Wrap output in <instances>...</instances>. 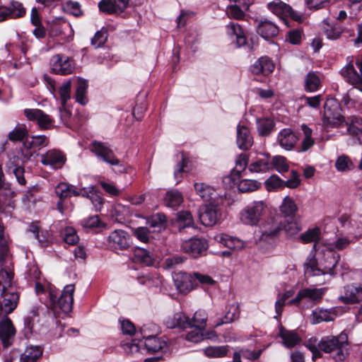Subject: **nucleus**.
I'll return each mask as SVG.
<instances>
[{
	"mask_svg": "<svg viewBox=\"0 0 362 362\" xmlns=\"http://www.w3.org/2000/svg\"><path fill=\"white\" fill-rule=\"evenodd\" d=\"M339 260V255L323 245L314 256L307 258L303 264L305 275L307 276L332 275L335 273Z\"/></svg>",
	"mask_w": 362,
	"mask_h": 362,
	"instance_id": "1",
	"label": "nucleus"
},
{
	"mask_svg": "<svg viewBox=\"0 0 362 362\" xmlns=\"http://www.w3.org/2000/svg\"><path fill=\"white\" fill-rule=\"evenodd\" d=\"M313 339H310L308 344L307 347L315 355L317 352V349L325 353L330 354L333 351H337L334 356L336 361H344L349 354L347 346L349 345L348 336L344 332H341L337 336L329 335L322 337L317 344V348L312 344Z\"/></svg>",
	"mask_w": 362,
	"mask_h": 362,
	"instance_id": "2",
	"label": "nucleus"
},
{
	"mask_svg": "<svg viewBox=\"0 0 362 362\" xmlns=\"http://www.w3.org/2000/svg\"><path fill=\"white\" fill-rule=\"evenodd\" d=\"M267 210V204L265 202L252 201L240 211V221L246 226H256L262 220Z\"/></svg>",
	"mask_w": 362,
	"mask_h": 362,
	"instance_id": "3",
	"label": "nucleus"
},
{
	"mask_svg": "<svg viewBox=\"0 0 362 362\" xmlns=\"http://www.w3.org/2000/svg\"><path fill=\"white\" fill-rule=\"evenodd\" d=\"M74 285L68 284L64 286L60 297L57 298V293L54 288L49 287V296L52 304L58 307L64 313L71 311L74 302Z\"/></svg>",
	"mask_w": 362,
	"mask_h": 362,
	"instance_id": "4",
	"label": "nucleus"
},
{
	"mask_svg": "<svg viewBox=\"0 0 362 362\" xmlns=\"http://www.w3.org/2000/svg\"><path fill=\"white\" fill-rule=\"evenodd\" d=\"M302 227L298 218H284V221L273 223L269 228H265L262 232V238L276 236L281 230H284L288 235H293L301 230Z\"/></svg>",
	"mask_w": 362,
	"mask_h": 362,
	"instance_id": "5",
	"label": "nucleus"
},
{
	"mask_svg": "<svg viewBox=\"0 0 362 362\" xmlns=\"http://www.w3.org/2000/svg\"><path fill=\"white\" fill-rule=\"evenodd\" d=\"M324 126L327 127H339L344 122L339 105L333 100H328L324 107L322 119Z\"/></svg>",
	"mask_w": 362,
	"mask_h": 362,
	"instance_id": "6",
	"label": "nucleus"
},
{
	"mask_svg": "<svg viewBox=\"0 0 362 362\" xmlns=\"http://www.w3.org/2000/svg\"><path fill=\"white\" fill-rule=\"evenodd\" d=\"M2 302H0V317L2 315H8L11 313L17 307L19 301V294L13 286L12 283L11 287L6 286L1 289Z\"/></svg>",
	"mask_w": 362,
	"mask_h": 362,
	"instance_id": "7",
	"label": "nucleus"
},
{
	"mask_svg": "<svg viewBox=\"0 0 362 362\" xmlns=\"http://www.w3.org/2000/svg\"><path fill=\"white\" fill-rule=\"evenodd\" d=\"M356 66L358 69L359 73L357 72L352 63H349L342 68L340 73L347 83L362 92V59H357Z\"/></svg>",
	"mask_w": 362,
	"mask_h": 362,
	"instance_id": "8",
	"label": "nucleus"
},
{
	"mask_svg": "<svg viewBox=\"0 0 362 362\" xmlns=\"http://www.w3.org/2000/svg\"><path fill=\"white\" fill-rule=\"evenodd\" d=\"M50 66L52 72L59 75L71 74L75 69L74 60L61 54H55L51 58Z\"/></svg>",
	"mask_w": 362,
	"mask_h": 362,
	"instance_id": "9",
	"label": "nucleus"
},
{
	"mask_svg": "<svg viewBox=\"0 0 362 362\" xmlns=\"http://www.w3.org/2000/svg\"><path fill=\"white\" fill-rule=\"evenodd\" d=\"M208 247V242L204 238H190L181 245V250L193 258L203 255Z\"/></svg>",
	"mask_w": 362,
	"mask_h": 362,
	"instance_id": "10",
	"label": "nucleus"
},
{
	"mask_svg": "<svg viewBox=\"0 0 362 362\" xmlns=\"http://www.w3.org/2000/svg\"><path fill=\"white\" fill-rule=\"evenodd\" d=\"M222 214L220 208L214 204L204 205L199 210V219L205 226H213L221 220Z\"/></svg>",
	"mask_w": 362,
	"mask_h": 362,
	"instance_id": "11",
	"label": "nucleus"
},
{
	"mask_svg": "<svg viewBox=\"0 0 362 362\" xmlns=\"http://www.w3.org/2000/svg\"><path fill=\"white\" fill-rule=\"evenodd\" d=\"M91 151L97 158L111 165H119L120 161L115 156L112 150L105 144L100 141H93Z\"/></svg>",
	"mask_w": 362,
	"mask_h": 362,
	"instance_id": "12",
	"label": "nucleus"
},
{
	"mask_svg": "<svg viewBox=\"0 0 362 362\" xmlns=\"http://www.w3.org/2000/svg\"><path fill=\"white\" fill-rule=\"evenodd\" d=\"M342 313L340 307H332L328 309L317 308L313 310L310 316V322L317 325L322 322H331L334 320Z\"/></svg>",
	"mask_w": 362,
	"mask_h": 362,
	"instance_id": "13",
	"label": "nucleus"
},
{
	"mask_svg": "<svg viewBox=\"0 0 362 362\" xmlns=\"http://www.w3.org/2000/svg\"><path fill=\"white\" fill-rule=\"evenodd\" d=\"M130 237L128 233L117 229L110 233L107 238V243L112 250H124L130 246Z\"/></svg>",
	"mask_w": 362,
	"mask_h": 362,
	"instance_id": "14",
	"label": "nucleus"
},
{
	"mask_svg": "<svg viewBox=\"0 0 362 362\" xmlns=\"http://www.w3.org/2000/svg\"><path fill=\"white\" fill-rule=\"evenodd\" d=\"M326 288H305L299 291L296 296L289 301L291 305L298 304L303 299L307 298L311 301L319 303L323 298Z\"/></svg>",
	"mask_w": 362,
	"mask_h": 362,
	"instance_id": "15",
	"label": "nucleus"
},
{
	"mask_svg": "<svg viewBox=\"0 0 362 362\" xmlns=\"http://www.w3.org/2000/svg\"><path fill=\"white\" fill-rule=\"evenodd\" d=\"M24 114L28 120L36 122L41 129H49L53 125L52 118L40 109H25Z\"/></svg>",
	"mask_w": 362,
	"mask_h": 362,
	"instance_id": "16",
	"label": "nucleus"
},
{
	"mask_svg": "<svg viewBox=\"0 0 362 362\" xmlns=\"http://www.w3.org/2000/svg\"><path fill=\"white\" fill-rule=\"evenodd\" d=\"M0 321V338L4 347L10 346L16 334V329L7 315H2Z\"/></svg>",
	"mask_w": 362,
	"mask_h": 362,
	"instance_id": "17",
	"label": "nucleus"
},
{
	"mask_svg": "<svg viewBox=\"0 0 362 362\" xmlns=\"http://www.w3.org/2000/svg\"><path fill=\"white\" fill-rule=\"evenodd\" d=\"M147 329L146 325L141 328V334L144 339V345L146 350L150 353H155L163 349L167 345L166 342L156 337L153 334H148Z\"/></svg>",
	"mask_w": 362,
	"mask_h": 362,
	"instance_id": "18",
	"label": "nucleus"
},
{
	"mask_svg": "<svg viewBox=\"0 0 362 362\" xmlns=\"http://www.w3.org/2000/svg\"><path fill=\"white\" fill-rule=\"evenodd\" d=\"M41 163L44 165H49L53 169L61 168L65 163V156L56 149L49 150L45 153L40 155Z\"/></svg>",
	"mask_w": 362,
	"mask_h": 362,
	"instance_id": "19",
	"label": "nucleus"
},
{
	"mask_svg": "<svg viewBox=\"0 0 362 362\" xmlns=\"http://www.w3.org/2000/svg\"><path fill=\"white\" fill-rule=\"evenodd\" d=\"M14 192L11 186L0 189V213L6 216H11L15 208L13 201Z\"/></svg>",
	"mask_w": 362,
	"mask_h": 362,
	"instance_id": "20",
	"label": "nucleus"
},
{
	"mask_svg": "<svg viewBox=\"0 0 362 362\" xmlns=\"http://www.w3.org/2000/svg\"><path fill=\"white\" fill-rule=\"evenodd\" d=\"M49 33L52 36L65 35L71 31V24L62 17H56L48 20Z\"/></svg>",
	"mask_w": 362,
	"mask_h": 362,
	"instance_id": "21",
	"label": "nucleus"
},
{
	"mask_svg": "<svg viewBox=\"0 0 362 362\" xmlns=\"http://www.w3.org/2000/svg\"><path fill=\"white\" fill-rule=\"evenodd\" d=\"M298 141V136L290 128L282 129L277 136V142L286 151L293 149Z\"/></svg>",
	"mask_w": 362,
	"mask_h": 362,
	"instance_id": "22",
	"label": "nucleus"
},
{
	"mask_svg": "<svg viewBox=\"0 0 362 362\" xmlns=\"http://www.w3.org/2000/svg\"><path fill=\"white\" fill-rule=\"evenodd\" d=\"M130 259L134 263H139L146 266L151 265L154 260L151 252L140 247H135L132 249Z\"/></svg>",
	"mask_w": 362,
	"mask_h": 362,
	"instance_id": "23",
	"label": "nucleus"
},
{
	"mask_svg": "<svg viewBox=\"0 0 362 362\" xmlns=\"http://www.w3.org/2000/svg\"><path fill=\"white\" fill-rule=\"evenodd\" d=\"M48 144V139L45 135L33 136L27 138L23 142L25 150H22V154L27 159L33 156V153L30 149L36 147L46 146Z\"/></svg>",
	"mask_w": 362,
	"mask_h": 362,
	"instance_id": "24",
	"label": "nucleus"
},
{
	"mask_svg": "<svg viewBox=\"0 0 362 362\" xmlns=\"http://www.w3.org/2000/svg\"><path fill=\"white\" fill-rule=\"evenodd\" d=\"M268 8L277 16L286 15L290 16L292 18L298 21L301 16L294 11L293 8L288 4L282 1H273L268 4Z\"/></svg>",
	"mask_w": 362,
	"mask_h": 362,
	"instance_id": "25",
	"label": "nucleus"
},
{
	"mask_svg": "<svg viewBox=\"0 0 362 362\" xmlns=\"http://www.w3.org/2000/svg\"><path fill=\"white\" fill-rule=\"evenodd\" d=\"M274 69V65L272 60L267 57H262L250 66V71L255 75L267 76L271 74Z\"/></svg>",
	"mask_w": 362,
	"mask_h": 362,
	"instance_id": "26",
	"label": "nucleus"
},
{
	"mask_svg": "<svg viewBox=\"0 0 362 362\" xmlns=\"http://www.w3.org/2000/svg\"><path fill=\"white\" fill-rule=\"evenodd\" d=\"M237 145L242 150L249 149L253 144V137L249 129L245 125L237 126Z\"/></svg>",
	"mask_w": 362,
	"mask_h": 362,
	"instance_id": "27",
	"label": "nucleus"
},
{
	"mask_svg": "<svg viewBox=\"0 0 362 362\" xmlns=\"http://www.w3.org/2000/svg\"><path fill=\"white\" fill-rule=\"evenodd\" d=\"M177 290L181 293H187L194 287L192 277L187 273H177L173 276Z\"/></svg>",
	"mask_w": 362,
	"mask_h": 362,
	"instance_id": "28",
	"label": "nucleus"
},
{
	"mask_svg": "<svg viewBox=\"0 0 362 362\" xmlns=\"http://www.w3.org/2000/svg\"><path fill=\"white\" fill-rule=\"evenodd\" d=\"M257 32L264 39L268 40L276 36L279 33L278 26L273 22L264 19L261 20L257 26Z\"/></svg>",
	"mask_w": 362,
	"mask_h": 362,
	"instance_id": "29",
	"label": "nucleus"
},
{
	"mask_svg": "<svg viewBox=\"0 0 362 362\" xmlns=\"http://www.w3.org/2000/svg\"><path fill=\"white\" fill-rule=\"evenodd\" d=\"M321 229L319 227H313L309 228L305 232L300 235V239L303 243H314L313 248L315 252L322 248L323 245H321L319 241L321 239Z\"/></svg>",
	"mask_w": 362,
	"mask_h": 362,
	"instance_id": "30",
	"label": "nucleus"
},
{
	"mask_svg": "<svg viewBox=\"0 0 362 362\" xmlns=\"http://www.w3.org/2000/svg\"><path fill=\"white\" fill-rule=\"evenodd\" d=\"M248 169L252 173H265L272 169L271 158L268 153H264L251 163Z\"/></svg>",
	"mask_w": 362,
	"mask_h": 362,
	"instance_id": "31",
	"label": "nucleus"
},
{
	"mask_svg": "<svg viewBox=\"0 0 362 362\" xmlns=\"http://www.w3.org/2000/svg\"><path fill=\"white\" fill-rule=\"evenodd\" d=\"M347 132L359 144H362V118L351 117L346 122Z\"/></svg>",
	"mask_w": 362,
	"mask_h": 362,
	"instance_id": "32",
	"label": "nucleus"
},
{
	"mask_svg": "<svg viewBox=\"0 0 362 362\" xmlns=\"http://www.w3.org/2000/svg\"><path fill=\"white\" fill-rule=\"evenodd\" d=\"M164 323L169 329L187 328L191 325L190 320L183 313H177L173 316L168 317L165 320Z\"/></svg>",
	"mask_w": 362,
	"mask_h": 362,
	"instance_id": "33",
	"label": "nucleus"
},
{
	"mask_svg": "<svg viewBox=\"0 0 362 362\" xmlns=\"http://www.w3.org/2000/svg\"><path fill=\"white\" fill-rule=\"evenodd\" d=\"M298 210V208L295 201L288 196L284 197L279 206L280 214L284 218H297Z\"/></svg>",
	"mask_w": 362,
	"mask_h": 362,
	"instance_id": "34",
	"label": "nucleus"
},
{
	"mask_svg": "<svg viewBox=\"0 0 362 362\" xmlns=\"http://www.w3.org/2000/svg\"><path fill=\"white\" fill-rule=\"evenodd\" d=\"M226 28L227 35L235 37V42L238 47H242L246 44L245 32L238 23L230 22Z\"/></svg>",
	"mask_w": 362,
	"mask_h": 362,
	"instance_id": "35",
	"label": "nucleus"
},
{
	"mask_svg": "<svg viewBox=\"0 0 362 362\" xmlns=\"http://www.w3.org/2000/svg\"><path fill=\"white\" fill-rule=\"evenodd\" d=\"M194 189L197 194L205 202L215 199L217 197L216 189L204 182L195 183Z\"/></svg>",
	"mask_w": 362,
	"mask_h": 362,
	"instance_id": "36",
	"label": "nucleus"
},
{
	"mask_svg": "<svg viewBox=\"0 0 362 362\" xmlns=\"http://www.w3.org/2000/svg\"><path fill=\"white\" fill-rule=\"evenodd\" d=\"M345 303H356L362 300V285L351 284L344 287Z\"/></svg>",
	"mask_w": 362,
	"mask_h": 362,
	"instance_id": "37",
	"label": "nucleus"
},
{
	"mask_svg": "<svg viewBox=\"0 0 362 362\" xmlns=\"http://www.w3.org/2000/svg\"><path fill=\"white\" fill-rule=\"evenodd\" d=\"M279 336L283 341L284 345L288 348H292L301 341V338L298 333L283 327L279 329Z\"/></svg>",
	"mask_w": 362,
	"mask_h": 362,
	"instance_id": "38",
	"label": "nucleus"
},
{
	"mask_svg": "<svg viewBox=\"0 0 362 362\" xmlns=\"http://www.w3.org/2000/svg\"><path fill=\"white\" fill-rule=\"evenodd\" d=\"M184 201L182 194L177 189H171L165 193L164 197L165 206L170 208L180 206Z\"/></svg>",
	"mask_w": 362,
	"mask_h": 362,
	"instance_id": "39",
	"label": "nucleus"
},
{
	"mask_svg": "<svg viewBox=\"0 0 362 362\" xmlns=\"http://www.w3.org/2000/svg\"><path fill=\"white\" fill-rule=\"evenodd\" d=\"M54 192L59 199H64L72 196H79L81 194L73 185L66 182H60L55 187Z\"/></svg>",
	"mask_w": 362,
	"mask_h": 362,
	"instance_id": "40",
	"label": "nucleus"
},
{
	"mask_svg": "<svg viewBox=\"0 0 362 362\" xmlns=\"http://www.w3.org/2000/svg\"><path fill=\"white\" fill-rule=\"evenodd\" d=\"M240 308L237 303H233L228 307L227 311L224 317L216 323V326H220L223 324L232 322L239 318Z\"/></svg>",
	"mask_w": 362,
	"mask_h": 362,
	"instance_id": "41",
	"label": "nucleus"
},
{
	"mask_svg": "<svg viewBox=\"0 0 362 362\" xmlns=\"http://www.w3.org/2000/svg\"><path fill=\"white\" fill-rule=\"evenodd\" d=\"M42 354V350L37 346H28L21 355L20 362H36Z\"/></svg>",
	"mask_w": 362,
	"mask_h": 362,
	"instance_id": "42",
	"label": "nucleus"
},
{
	"mask_svg": "<svg viewBox=\"0 0 362 362\" xmlns=\"http://www.w3.org/2000/svg\"><path fill=\"white\" fill-rule=\"evenodd\" d=\"M274 125V121L267 117L257 119V132L262 136H269L272 132Z\"/></svg>",
	"mask_w": 362,
	"mask_h": 362,
	"instance_id": "43",
	"label": "nucleus"
},
{
	"mask_svg": "<svg viewBox=\"0 0 362 362\" xmlns=\"http://www.w3.org/2000/svg\"><path fill=\"white\" fill-rule=\"evenodd\" d=\"M87 88L88 83L86 80L78 78L76 90V100L78 103L83 105L88 103V98L86 97Z\"/></svg>",
	"mask_w": 362,
	"mask_h": 362,
	"instance_id": "44",
	"label": "nucleus"
},
{
	"mask_svg": "<svg viewBox=\"0 0 362 362\" xmlns=\"http://www.w3.org/2000/svg\"><path fill=\"white\" fill-rule=\"evenodd\" d=\"M304 138L301 142V148L299 151L305 152L309 150L315 144L314 139L312 138V129L306 124L301 125Z\"/></svg>",
	"mask_w": 362,
	"mask_h": 362,
	"instance_id": "45",
	"label": "nucleus"
},
{
	"mask_svg": "<svg viewBox=\"0 0 362 362\" xmlns=\"http://www.w3.org/2000/svg\"><path fill=\"white\" fill-rule=\"evenodd\" d=\"M320 86V79L315 72H309L305 78V88L309 92L317 90Z\"/></svg>",
	"mask_w": 362,
	"mask_h": 362,
	"instance_id": "46",
	"label": "nucleus"
},
{
	"mask_svg": "<svg viewBox=\"0 0 362 362\" xmlns=\"http://www.w3.org/2000/svg\"><path fill=\"white\" fill-rule=\"evenodd\" d=\"M261 186V182L250 179H243L238 183V190L243 193L252 192L257 190Z\"/></svg>",
	"mask_w": 362,
	"mask_h": 362,
	"instance_id": "47",
	"label": "nucleus"
},
{
	"mask_svg": "<svg viewBox=\"0 0 362 362\" xmlns=\"http://www.w3.org/2000/svg\"><path fill=\"white\" fill-rule=\"evenodd\" d=\"M335 168L339 172H345L354 169V165L349 156L341 155L337 158Z\"/></svg>",
	"mask_w": 362,
	"mask_h": 362,
	"instance_id": "48",
	"label": "nucleus"
},
{
	"mask_svg": "<svg viewBox=\"0 0 362 362\" xmlns=\"http://www.w3.org/2000/svg\"><path fill=\"white\" fill-rule=\"evenodd\" d=\"M228 348L225 346H209L203 350L204 354L209 358H221L226 356Z\"/></svg>",
	"mask_w": 362,
	"mask_h": 362,
	"instance_id": "49",
	"label": "nucleus"
},
{
	"mask_svg": "<svg viewBox=\"0 0 362 362\" xmlns=\"http://www.w3.org/2000/svg\"><path fill=\"white\" fill-rule=\"evenodd\" d=\"M207 320V314L204 310H199L197 311L192 320L191 325L188 327H197L201 329H204Z\"/></svg>",
	"mask_w": 362,
	"mask_h": 362,
	"instance_id": "50",
	"label": "nucleus"
},
{
	"mask_svg": "<svg viewBox=\"0 0 362 362\" xmlns=\"http://www.w3.org/2000/svg\"><path fill=\"white\" fill-rule=\"evenodd\" d=\"M272 169L275 168L280 173H284L288 170L289 166L287 160L281 156H276L271 158Z\"/></svg>",
	"mask_w": 362,
	"mask_h": 362,
	"instance_id": "51",
	"label": "nucleus"
},
{
	"mask_svg": "<svg viewBox=\"0 0 362 362\" xmlns=\"http://www.w3.org/2000/svg\"><path fill=\"white\" fill-rule=\"evenodd\" d=\"M62 235L64 242L69 245H76L78 243L79 238L76 230L72 227H66L62 231Z\"/></svg>",
	"mask_w": 362,
	"mask_h": 362,
	"instance_id": "52",
	"label": "nucleus"
},
{
	"mask_svg": "<svg viewBox=\"0 0 362 362\" xmlns=\"http://www.w3.org/2000/svg\"><path fill=\"white\" fill-rule=\"evenodd\" d=\"M264 185L268 191H274L284 188V181L277 175L270 176L264 182Z\"/></svg>",
	"mask_w": 362,
	"mask_h": 362,
	"instance_id": "53",
	"label": "nucleus"
},
{
	"mask_svg": "<svg viewBox=\"0 0 362 362\" xmlns=\"http://www.w3.org/2000/svg\"><path fill=\"white\" fill-rule=\"evenodd\" d=\"M351 243V240L346 237H339L332 243H326L323 244L327 248L332 250H343L346 248Z\"/></svg>",
	"mask_w": 362,
	"mask_h": 362,
	"instance_id": "54",
	"label": "nucleus"
},
{
	"mask_svg": "<svg viewBox=\"0 0 362 362\" xmlns=\"http://www.w3.org/2000/svg\"><path fill=\"white\" fill-rule=\"evenodd\" d=\"M71 81H65L59 88V93L60 95V99L62 101V104L64 106L66 102L70 99V92H71Z\"/></svg>",
	"mask_w": 362,
	"mask_h": 362,
	"instance_id": "55",
	"label": "nucleus"
},
{
	"mask_svg": "<svg viewBox=\"0 0 362 362\" xmlns=\"http://www.w3.org/2000/svg\"><path fill=\"white\" fill-rule=\"evenodd\" d=\"M192 328L193 329L188 332L185 336L186 340L193 343H198L202 341L204 339L202 333L203 329L197 327H192Z\"/></svg>",
	"mask_w": 362,
	"mask_h": 362,
	"instance_id": "56",
	"label": "nucleus"
},
{
	"mask_svg": "<svg viewBox=\"0 0 362 362\" xmlns=\"http://www.w3.org/2000/svg\"><path fill=\"white\" fill-rule=\"evenodd\" d=\"M11 15L15 18H19L25 14V8L23 4L17 1H11L9 4Z\"/></svg>",
	"mask_w": 362,
	"mask_h": 362,
	"instance_id": "57",
	"label": "nucleus"
},
{
	"mask_svg": "<svg viewBox=\"0 0 362 362\" xmlns=\"http://www.w3.org/2000/svg\"><path fill=\"white\" fill-rule=\"evenodd\" d=\"M165 222V216L161 214H156L153 215L148 219V224L153 228H158L160 230L164 226Z\"/></svg>",
	"mask_w": 362,
	"mask_h": 362,
	"instance_id": "58",
	"label": "nucleus"
},
{
	"mask_svg": "<svg viewBox=\"0 0 362 362\" xmlns=\"http://www.w3.org/2000/svg\"><path fill=\"white\" fill-rule=\"evenodd\" d=\"M177 221L182 228L189 227L193 225V218L190 212L182 211L177 214Z\"/></svg>",
	"mask_w": 362,
	"mask_h": 362,
	"instance_id": "59",
	"label": "nucleus"
},
{
	"mask_svg": "<svg viewBox=\"0 0 362 362\" xmlns=\"http://www.w3.org/2000/svg\"><path fill=\"white\" fill-rule=\"evenodd\" d=\"M249 158L247 154L241 153L236 158L235 166L233 171L240 175L245 170L248 163Z\"/></svg>",
	"mask_w": 362,
	"mask_h": 362,
	"instance_id": "60",
	"label": "nucleus"
},
{
	"mask_svg": "<svg viewBox=\"0 0 362 362\" xmlns=\"http://www.w3.org/2000/svg\"><path fill=\"white\" fill-rule=\"evenodd\" d=\"M28 132L25 127H16L8 134V139L12 141H21L27 135Z\"/></svg>",
	"mask_w": 362,
	"mask_h": 362,
	"instance_id": "61",
	"label": "nucleus"
},
{
	"mask_svg": "<svg viewBox=\"0 0 362 362\" xmlns=\"http://www.w3.org/2000/svg\"><path fill=\"white\" fill-rule=\"evenodd\" d=\"M245 11L243 8L237 6L235 4H230L227 6L226 13L230 18L235 19H242L245 16Z\"/></svg>",
	"mask_w": 362,
	"mask_h": 362,
	"instance_id": "62",
	"label": "nucleus"
},
{
	"mask_svg": "<svg viewBox=\"0 0 362 362\" xmlns=\"http://www.w3.org/2000/svg\"><path fill=\"white\" fill-rule=\"evenodd\" d=\"M107 38V32L105 30L97 31L91 39V44L96 48L100 47L104 45Z\"/></svg>",
	"mask_w": 362,
	"mask_h": 362,
	"instance_id": "63",
	"label": "nucleus"
},
{
	"mask_svg": "<svg viewBox=\"0 0 362 362\" xmlns=\"http://www.w3.org/2000/svg\"><path fill=\"white\" fill-rule=\"evenodd\" d=\"M100 11L107 14L117 13L113 0H102L98 4Z\"/></svg>",
	"mask_w": 362,
	"mask_h": 362,
	"instance_id": "64",
	"label": "nucleus"
}]
</instances>
